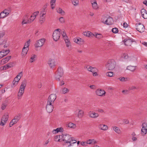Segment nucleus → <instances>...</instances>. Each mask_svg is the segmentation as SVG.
Here are the masks:
<instances>
[{
    "mask_svg": "<svg viewBox=\"0 0 147 147\" xmlns=\"http://www.w3.org/2000/svg\"><path fill=\"white\" fill-rule=\"evenodd\" d=\"M27 82L25 80L22 82L21 84L20 87L19 92L18 93L17 96L18 99H20L24 93V90L26 85Z\"/></svg>",
    "mask_w": 147,
    "mask_h": 147,
    "instance_id": "1",
    "label": "nucleus"
},
{
    "mask_svg": "<svg viewBox=\"0 0 147 147\" xmlns=\"http://www.w3.org/2000/svg\"><path fill=\"white\" fill-rule=\"evenodd\" d=\"M105 66L109 70H112L115 67V62L113 59L109 60L107 61Z\"/></svg>",
    "mask_w": 147,
    "mask_h": 147,
    "instance_id": "2",
    "label": "nucleus"
},
{
    "mask_svg": "<svg viewBox=\"0 0 147 147\" xmlns=\"http://www.w3.org/2000/svg\"><path fill=\"white\" fill-rule=\"evenodd\" d=\"M63 74V71L62 68L61 67H59L55 75V79L58 81L60 80V78L61 77Z\"/></svg>",
    "mask_w": 147,
    "mask_h": 147,
    "instance_id": "3",
    "label": "nucleus"
},
{
    "mask_svg": "<svg viewBox=\"0 0 147 147\" xmlns=\"http://www.w3.org/2000/svg\"><path fill=\"white\" fill-rule=\"evenodd\" d=\"M60 137L61 138V140L66 143H68L71 138L70 135L66 134H62Z\"/></svg>",
    "mask_w": 147,
    "mask_h": 147,
    "instance_id": "4",
    "label": "nucleus"
},
{
    "mask_svg": "<svg viewBox=\"0 0 147 147\" xmlns=\"http://www.w3.org/2000/svg\"><path fill=\"white\" fill-rule=\"evenodd\" d=\"M136 30L140 33H142L144 31V26L143 24H142L141 23L136 24Z\"/></svg>",
    "mask_w": 147,
    "mask_h": 147,
    "instance_id": "5",
    "label": "nucleus"
},
{
    "mask_svg": "<svg viewBox=\"0 0 147 147\" xmlns=\"http://www.w3.org/2000/svg\"><path fill=\"white\" fill-rule=\"evenodd\" d=\"M57 96L55 94H51L49 96L47 102L48 103L50 102L51 103L54 104V102L56 99Z\"/></svg>",
    "mask_w": 147,
    "mask_h": 147,
    "instance_id": "6",
    "label": "nucleus"
},
{
    "mask_svg": "<svg viewBox=\"0 0 147 147\" xmlns=\"http://www.w3.org/2000/svg\"><path fill=\"white\" fill-rule=\"evenodd\" d=\"M8 115H4L3 116L1 119L0 125L3 126L5 125L8 120Z\"/></svg>",
    "mask_w": 147,
    "mask_h": 147,
    "instance_id": "7",
    "label": "nucleus"
},
{
    "mask_svg": "<svg viewBox=\"0 0 147 147\" xmlns=\"http://www.w3.org/2000/svg\"><path fill=\"white\" fill-rule=\"evenodd\" d=\"M61 34V32L57 31H54L53 34V37L54 40L56 41L59 38Z\"/></svg>",
    "mask_w": 147,
    "mask_h": 147,
    "instance_id": "8",
    "label": "nucleus"
},
{
    "mask_svg": "<svg viewBox=\"0 0 147 147\" xmlns=\"http://www.w3.org/2000/svg\"><path fill=\"white\" fill-rule=\"evenodd\" d=\"M45 41V38L41 39L38 40L36 43L35 44V46L36 47H42Z\"/></svg>",
    "mask_w": 147,
    "mask_h": 147,
    "instance_id": "9",
    "label": "nucleus"
},
{
    "mask_svg": "<svg viewBox=\"0 0 147 147\" xmlns=\"http://www.w3.org/2000/svg\"><path fill=\"white\" fill-rule=\"evenodd\" d=\"M53 104L51 103L50 102L48 103L47 102V103L46 107V108L47 111L49 113L51 112L53 109Z\"/></svg>",
    "mask_w": 147,
    "mask_h": 147,
    "instance_id": "10",
    "label": "nucleus"
},
{
    "mask_svg": "<svg viewBox=\"0 0 147 147\" xmlns=\"http://www.w3.org/2000/svg\"><path fill=\"white\" fill-rule=\"evenodd\" d=\"M88 115L90 117L94 119L98 117L99 116L98 113L93 111H90L88 113Z\"/></svg>",
    "mask_w": 147,
    "mask_h": 147,
    "instance_id": "11",
    "label": "nucleus"
},
{
    "mask_svg": "<svg viewBox=\"0 0 147 147\" xmlns=\"http://www.w3.org/2000/svg\"><path fill=\"white\" fill-rule=\"evenodd\" d=\"M125 45L127 46H130L134 40L132 38H126L123 40Z\"/></svg>",
    "mask_w": 147,
    "mask_h": 147,
    "instance_id": "12",
    "label": "nucleus"
},
{
    "mask_svg": "<svg viewBox=\"0 0 147 147\" xmlns=\"http://www.w3.org/2000/svg\"><path fill=\"white\" fill-rule=\"evenodd\" d=\"M96 93L98 96H103L105 95L106 92L103 90L98 89L96 91Z\"/></svg>",
    "mask_w": 147,
    "mask_h": 147,
    "instance_id": "13",
    "label": "nucleus"
},
{
    "mask_svg": "<svg viewBox=\"0 0 147 147\" xmlns=\"http://www.w3.org/2000/svg\"><path fill=\"white\" fill-rule=\"evenodd\" d=\"M39 13V12L38 11H37L34 12L32 13L29 19V21H30V23H31L34 20Z\"/></svg>",
    "mask_w": 147,
    "mask_h": 147,
    "instance_id": "14",
    "label": "nucleus"
},
{
    "mask_svg": "<svg viewBox=\"0 0 147 147\" xmlns=\"http://www.w3.org/2000/svg\"><path fill=\"white\" fill-rule=\"evenodd\" d=\"M142 127L141 129L142 134L144 135L146 134L147 132V123H144L142 124Z\"/></svg>",
    "mask_w": 147,
    "mask_h": 147,
    "instance_id": "15",
    "label": "nucleus"
},
{
    "mask_svg": "<svg viewBox=\"0 0 147 147\" xmlns=\"http://www.w3.org/2000/svg\"><path fill=\"white\" fill-rule=\"evenodd\" d=\"M74 42L80 45H82L84 44V41L82 39L79 37L74 38Z\"/></svg>",
    "mask_w": 147,
    "mask_h": 147,
    "instance_id": "16",
    "label": "nucleus"
},
{
    "mask_svg": "<svg viewBox=\"0 0 147 147\" xmlns=\"http://www.w3.org/2000/svg\"><path fill=\"white\" fill-rule=\"evenodd\" d=\"M92 8L95 10H97L98 9V7L97 3L96 0H92L90 1Z\"/></svg>",
    "mask_w": 147,
    "mask_h": 147,
    "instance_id": "17",
    "label": "nucleus"
},
{
    "mask_svg": "<svg viewBox=\"0 0 147 147\" xmlns=\"http://www.w3.org/2000/svg\"><path fill=\"white\" fill-rule=\"evenodd\" d=\"M28 17L29 16L28 14L24 16L22 23V25L30 23V21H29Z\"/></svg>",
    "mask_w": 147,
    "mask_h": 147,
    "instance_id": "18",
    "label": "nucleus"
},
{
    "mask_svg": "<svg viewBox=\"0 0 147 147\" xmlns=\"http://www.w3.org/2000/svg\"><path fill=\"white\" fill-rule=\"evenodd\" d=\"M106 24L108 25H111L113 24L114 21L113 19L111 17H109L106 19L105 20Z\"/></svg>",
    "mask_w": 147,
    "mask_h": 147,
    "instance_id": "19",
    "label": "nucleus"
},
{
    "mask_svg": "<svg viewBox=\"0 0 147 147\" xmlns=\"http://www.w3.org/2000/svg\"><path fill=\"white\" fill-rule=\"evenodd\" d=\"M76 111H78L77 113V117L79 118L82 117L84 115V111L82 110L79 109H77Z\"/></svg>",
    "mask_w": 147,
    "mask_h": 147,
    "instance_id": "20",
    "label": "nucleus"
},
{
    "mask_svg": "<svg viewBox=\"0 0 147 147\" xmlns=\"http://www.w3.org/2000/svg\"><path fill=\"white\" fill-rule=\"evenodd\" d=\"M141 13L142 16L144 19L147 18V11L144 9L141 10Z\"/></svg>",
    "mask_w": 147,
    "mask_h": 147,
    "instance_id": "21",
    "label": "nucleus"
},
{
    "mask_svg": "<svg viewBox=\"0 0 147 147\" xmlns=\"http://www.w3.org/2000/svg\"><path fill=\"white\" fill-rule=\"evenodd\" d=\"M47 63L51 68L55 66V61L53 59H49L47 62Z\"/></svg>",
    "mask_w": 147,
    "mask_h": 147,
    "instance_id": "22",
    "label": "nucleus"
},
{
    "mask_svg": "<svg viewBox=\"0 0 147 147\" xmlns=\"http://www.w3.org/2000/svg\"><path fill=\"white\" fill-rule=\"evenodd\" d=\"M98 127L100 129L104 131L108 129V127L107 125L103 124H99Z\"/></svg>",
    "mask_w": 147,
    "mask_h": 147,
    "instance_id": "23",
    "label": "nucleus"
},
{
    "mask_svg": "<svg viewBox=\"0 0 147 147\" xmlns=\"http://www.w3.org/2000/svg\"><path fill=\"white\" fill-rule=\"evenodd\" d=\"M86 68L89 71H90L92 73L94 72L97 71L96 68L92 67L89 65H88L86 67Z\"/></svg>",
    "mask_w": 147,
    "mask_h": 147,
    "instance_id": "24",
    "label": "nucleus"
},
{
    "mask_svg": "<svg viewBox=\"0 0 147 147\" xmlns=\"http://www.w3.org/2000/svg\"><path fill=\"white\" fill-rule=\"evenodd\" d=\"M87 144L94 145L97 143V142L94 139H89L86 140Z\"/></svg>",
    "mask_w": 147,
    "mask_h": 147,
    "instance_id": "25",
    "label": "nucleus"
},
{
    "mask_svg": "<svg viewBox=\"0 0 147 147\" xmlns=\"http://www.w3.org/2000/svg\"><path fill=\"white\" fill-rule=\"evenodd\" d=\"M15 63L14 62H11L8 63L6 65H4V66L5 67V69H6L9 68L13 67L15 65Z\"/></svg>",
    "mask_w": 147,
    "mask_h": 147,
    "instance_id": "26",
    "label": "nucleus"
},
{
    "mask_svg": "<svg viewBox=\"0 0 147 147\" xmlns=\"http://www.w3.org/2000/svg\"><path fill=\"white\" fill-rule=\"evenodd\" d=\"M112 128L113 130L117 134H121V131L119 127L117 126H113Z\"/></svg>",
    "mask_w": 147,
    "mask_h": 147,
    "instance_id": "27",
    "label": "nucleus"
},
{
    "mask_svg": "<svg viewBox=\"0 0 147 147\" xmlns=\"http://www.w3.org/2000/svg\"><path fill=\"white\" fill-rule=\"evenodd\" d=\"M57 12L61 14L62 16H63L65 14V12L61 8L59 7L56 8V9Z\"/></svg>",
    "mask_w": 147,
    "mask_h": 147,
    "instance_id": "28",
    "label": "nucleus"
},
{
    "mask_svg": "<svg viewBox=\"0 0 147 147\" xmlns=\"http://www.w3.org/2000/svg\"><path fill=\"white\" fill-rule=\"evenodd\" d=\"M83 34L84 35L87 37H91L93 35V34L90 31L85 32H83Z\"/></svg>",
    "mask_w": 147,
    "mask_h": 147,
    "instance_id": "29",
    "label": "nucleus"
},
{
    "mask_svg": "<svg viewBox=\"0 0 147 147\" xmlns=\"http://www.w3.org/2000/svg\"><path fill=\"white\" fill-rule=\"evenodd\" d=\"M28 50V48H25L23 47L22 51V56H25L27 54V52Z\"/></svg>",
    "mask_w": 147,
    "mask_h": 147,
    "instance_id": "30",
    "label": "nucleus"
},
{
    "mask_svg": "<svg viewBox=\"0 0 147 147\" xmlns=\"http://www.w3.org/2000/svg\"><path fill=\"white\" fill-rule=\"evenodd\" d=\"M136 66H128L127 67V69L131 71H134L136 69Z\"/></svg>",
    "mask_w": 147,
    "mask_h": 147,
    "instance_id": "31",
    "label": "nucleus"
},
{
    "mask_svg": "<svg viewBox=\"0 0 147 147\" xmlns=\"http://www.w3.org/2000/svg\"><path fill=\"white\" fill-rule=\"evenodd\" d=\"M11 58V56L7 57L5 58L2 59L1 60V62H3V64H5L7 63L8 61H9L10 59Z\"/></svg>",
    "mask_w": 147,
    "mask_h": 147,
    "instance_id": "32",
    "label": "nucleus"
},
{
    "mask_svg": "<svg viewBox=\"0 0 147 147\" xmlns=\"http://www.w3.org/2000/svg\"><path fill=\"white\" fill-rule=\"evenodd\" d=\"M56 0H50V3L52 9H53L55 7Z\"/></svg>",
    "mask_w": 147,
    "mask_h": 147,
    "instance_id": "33",
    "label": "nucleus"
},
{
    "mask_svg": "<svg viewBox=\"0 0 147 147\" xmlns=\"http://www.w3.org/2000/svg\"><path fill=\"white\" fill-rule=\"evenodd\" d=\"M70 142H69V145H68V147H69L70 146H71V144H73L75 143L77 141L73 139L72 138H71V139L70 140H69Z\"/></svg>",
    "mask_w": 147,
    "mask_h": 147,
    "instance_id": "34",
    "label": "nucleus"
},
{
    "mask_svg": "<svg viewBox=\"0 0 147 147\" xmlns=\"http://www.w3.org/2000/svg\"><path fill=\"white\" fill-rule=\"evenodd\" d=\"M67 126L70 128H75L76 127V125L70 122L67 124Z\"/></svg>",
    "mask_w": 147,
    "mask_h": 147,
    "instance_id": "35",
    "label": "nucleus"
},
{
    "mask_svg": "<svg viewBox=\"0 0 147 147\" xmlns=\"http://www.w3.org/2000/svg\"><path fill=\"white\" fill-rule=\"evenodd\" d=\"M18 121L16 120L15 119H13L9 123V127H11L13 126L14 124L16 123Z\"/></svg>",
    "mask_w": 147,
    "mask_h": 147,
    "instance_id": "36",
    "label": "nucleus"
},
{
    "mask_svg": "<svg viewBox=\"0 0 147 147\" xmlns=\"http://www.w3.org/2000/svg\"><path fill=\"white\" fill-rule=\"evenodd\" d=\"M61 136V135H59L55 136L54 137L55 141L56 142H60V140L61 139V138L60 137Z\"/></svg>",
    "mask_w": 147,
    "mask_h": 147,
    "instance_id": "37",
    "label": "nucleus"
},
{
    "mask_svg": "<svg viewBox=\"0 0 147 147\" xmlns=\"http://www.w3.org/2000/svg\"><path fill=\"white\" fill-rule=\"evenodd\" d=\"M93 36H95L96 38L100 39L103 37L102 35L100 34L96 33L95 35L93 34Z\"/></svg>",
    "mask_w": 147,
    "mask_h": 147,
    "instance_id": "38",
    "label": "nucleus"
},
{
    "mask_svg": "<svg viewBox=\"0 0 147 147\" xmlns=\"http://www.w3.org/2000/svg\"><path fill=\"white\" fill-rule=\"evenodd\" d=\"M62 92L63 94H66L69 92V90L65 87L63 88L62 89Z\"/></svg>",
    "mask_w": 147,
    "mask_h": 147,
    "instance_id": "39",
    "label": "nucleus"
},
{
    "mask_svg": "<svg viewBox=\"0 0 147 147\" xmlns=\"http://www.w3.org/2000/svg\"><path fill=\"white\" fill-rule=\"evenodd\" d=\"M61 35L63 39H65L67 38V36L66 32L64 30H63L61 31Z\"/></svg>",
    "mask_w": 147,
    "mask_h": 147,
    "instance_id": "40",
    "label": "nucleus"
},
{
    "mask_svg": "<svg viewBox=\"0 0 147 147\" xmlns=\"http://www.w3.org/2000/svg\"><path fill=\"white\" fill-rule=\"evenodd\" d=\"M30 40H29L27 41L25 44L24 45V47H25V48H28V47L30 45Z\"/></svg>",
    "mask_w": 147,
    "mask_h": 147,
    "instance_id": "41",
    "label": "nucleus"
},
{
    "mask_svg": "<svg viewBox=\"0 0 147 147\" xmlns=\"http://www.w3.org/2000/svg\"><path fill=\"white\" fill-rule=\"evenodd\" d=\"M106 74V76H107L109 77H112L114 73L113 72L110 71L107 72Z\"/></svg>",
    "mask_w": 147,
    "mask_h": 147,
    "instance_id": "42",
    "label": "nucleus"
},
{
    "mask_svg": "<svg viewBox=\"0 0 147 147\" xmlns=\"http://www.w3.org/2000/svg\"><path fill=\"white\" fill-rule=\"evenodd\" d=\"M72 3L74 6H76L78 4V0H71Z\"/></svg>",
    "mask_w": 147,
    "mask_h": 147,
    "instance_id": "43",
    "label": "nucleus"
},
{
    "mask_svg": "<svg viewBox=\"0 0 147 147\" xmlns=\"http://www.w3.org/2000/svg\"><path fill=\"white\" fill-rule=\"evenodd\" d=\"M36 55H32L31 56V57L30 58V62L31 63L33 62H34L35 59V58L36 57Z\"/></svg>",
    "mask_w": 147,
    "mask_h": 147,
    "instance_id": "44",
    "label": "nucleus"
},
{
    "mask_svg": "<svg viewBox=\"0 0 147 147\" xmlns=\"http://www.w3.org/2000/svg\"><path fill=\"white\" fill-rule=\"evenodd\" d=\"M122 82H125L127 80V78L120 77L118 79Z\"/></svg>",
    "mask_w": 147,
    "mask_h": 147,
    "instance_id": "45",
    "label": "nucleus"
},
{
    "mask_svg": "<svg viewBox=\"0 0 147 147\" xmlns=\"http://www.w3.org/2000/svg\"><path fill=\"white\" fill-rule=\"evenodd\" d=\"M2 51L4 56L9 53L10 52V51L9 50H3Z\"/></svg>",
    "mask_w": 147,
    "mask_h": 147,
    "instance_id": "46",
    "label": "nucleus"
},
{
    "mask_svg": "<svg viewBox=\"0 0 147 147\" xmlns=\"http://www.w3.org/2000/svg\"><path fill=\"white\" fill-rule=\"evenodd\" d=\"M45 17L40 18V20H39L40 23L41 24H43L45 21Z\"/></svg>",
    "mask_w": 147,
    "mask_h": 147,
    "instance_id": "47",
    "label": "nucleus"
},
{
    "mask_svg": "<svg viewBox=\"0 0 147 147\" xmlns=\"http://www.w3.org/2000/svg\"><path fill=\"white\" fill-rule=\"evenodd\" d=\"M7 16L4 13V12H1L0 13V17L1 18H3L6 17Z\"/></svg>",
    "mask_w": 147,
    "mask_h": 147,
    "instance_id": "48",
    "label": "nucleus"
},
{
    "mask_svg": "<svg viewBox=\"0 0 147 147\" xmlns=\"http://www.w3.org/2000/svg\"><path fill=\"white\" fill-rule=\"evenodd\" d=\"M2 12H4V13L5 14V15L7 16L9 14L10 11L9 10L5 9Z\"/></svg>",
    "mask_w": 147,
    "mask_h": 147,
    "instance_id": "49",
    "label": "nucleus"
},
{
    "mask_svg": "<svg viewBox=\"0 0 147 147\" xmlns=\"http://www.w3.org/2000/svg\"><path fill=\"white\" fill-rule=\"evenodd\" d=\"M21 77H22V76H20V78L16 76L14 78V79L13 80L18 83V82L19 81L20 79H21Z\"/></svg>",
    "mask_w": 147,
    "mask_h": 147,
    "instance_id": "50",
    "label": "nucleus"
},
{
    "mask_svg": "<svg viewBox=\"0 0 147 147\" xmlns=\"http://www.w3.org/2000/svg\"><path fill=\"white\" fill-rule=\"evenodd\" d=\"M112 31L114 33H118V30L117 28H113L112 30Z\"/></svg>",
    "mask_w": 147,
    "mask_h": 147,
    "instance_id": "51",
    "label": "nucleus"
},
{
    "mask_svg": "<svg viewBox=\"0 0 147 147\" xmlns=\"http://www.w3.org/2000/svg\"><path fill=\"white\" fill-rule=\"evenodd\" d=\"M56 130H57V133L59 132H63V129L62 127L58 128L56 129Z\"/></svg>",
    "mask_w": 147,
    "mask_h": 147,
    "instance_id": "52",
    "label": "nucleus"
},
{
    "mask_svg": "<svg viewBox=\"0 0 147 147\" xmlns=\"http://www.w3.org/2000/svg\"><path fill=\"white\" fill-rule=\"evenodd\" d=\"M47 10L42 8L40 11V15H41L42 13H46Z\"/></svg>",
    "mask_w": 147,
    "mask_h": 147,
    "instance_id": "53",
    "label": "nucleus"
},
{
    "mask_svg": "<svg viewBox=\"0 0 147 147\" xmlns=\"http://www.w3.org/2000/svg\"><path fill=\"white\" fill-rule=\"evenodd\" d=\"M59 21L61 23H64L65 22V19L63 17H60L59 18Z\"/></svg>",
    "mask_w": 147,
    "mask_h": 147,
    "instance_id": "54",
    "label": "nucleus"
},
{
    "mask_svg": "<svg viewBox=\"0 0 147 147\" xmlns=\"http://www.w3.org/2000/svg\"><path fill=\"white\" fill-rule=\"evenodd\" d=\"M123 58L125 59H127L128 57V55L127 54L124 53L122 56Z\"/></svg>",
    "mask_w": 147,
    "mask_h": 147,
    "instance_id": "55",
    "label": "nucleus"
},
{
    "mask_svg": "<svg viewBox=\"0 0 147 147\" xmlns=\"http://www.w3.org/2000/svg\"><path fill=\"white\" fill-rule=\"evenodd\" d=\"M18 84V82H16L13 80L12 82V84L11 85V86L12 87L16 86Z\"/></svg>",
    "mask_w": 147,
    "mask_h": 147,
    "instance_id": "56",
    "label": "nucleus"
},
{
    "mask_svg": "<svg viewBox=\"0 0 147 147\" xmlns=\"http://www.w3.org/2000/svg\"><path fill=\"white\" fill-rule=\"evenodd\" d=\"M107 19V18L105 17H103L101 20L102 22L106 24V23L105 22V20Z\"/></svg>",
    "mask_w": 147,
    "mask_h": 147,
    "instance_id": "57",
    "label": "nucleus"
},
{
    "mask_svg": "<svg viewBox=\"0 0 147 147\" xmlns=\"http://www.w3.org/2000/svg\"><path fill=\"white\" fill-rule=\"evenodd\" d=\"M5 33V32L3 31L0 32V38L3 36Z\"/></svg>",
    "mask_w": 147,
    "mask_h": 147,
    "instance_id": "58",
    "label": "nucleus"
},
{
    "mask_svg": "<svg viewBox=\"0 0 147 147\" xmlns=\"http://www.w3.org/2000/svg\"><path fill=\"white\" fill-rule=\"evenodd\" d=\"M80 144L83 146H86L87 144L86 141L82 142L80 143Z\"/></svg>",
    "mask_w": 147,
    "mask_h": 147,
    "instance_id": "59",
    "label": "nucleus"
},
{
    "mask_svg": "<svg viewBox=\"0 0 147 147\" xmlns=\"http://www.w3.org/2000/svg\"><path fill=\"white\" fill-rule=\"evenodd\" d=\"M20 115H18L17 116H16L14 117V118L15 119L18 121L20 119Z\"/></svg>",
    "mask_w": 147,
    "mask_h": 147,
    "instance_id": "60",
    "label": "nucleus"
},
{
    "mask_svg": "<svg viewBox=\"0 0 147 147\" xmlns=\"http://www.w3.org/2000/svg\"><path fill=\"white\" fill-rule=\"evenodd\" d=\"M6 106V105H5L4 104H3L1 106V109L3 110H4L5 109Z\"/></svg>",
    "mask_w": 147,
    "mask_h": 147,
    "instance_id": "61",
    "label": "nucleus"
},
{
    "mask_svg": "<svg viewBox=\"0 0 147 147\" xmlns=\"http://www.w3.org/2000/svg\"><path fill=\"white\" fill-rule=\"evenodd\" d=\"M22 76V72L21 71L20 73H19L18 74L17 76V77L20 78V77Z\"/></svg>",
    "mask_w": 147,
    "mask_h": 147,
    "instance_id": "62",
    "label": "nucleus"
},
{
    "mask_svg": "<svg viewBox=\"0 0 147 147\" xmlns=\"http://www.w3.org/2000/svg\"><path fill=\"white\" fill-rule=\"evenodd\" d=\"M136 87L134 86H132L130 87L129 88V90H132L134 89H136Z\"/></svg>",
    "mask_w": 147,
    "mask_h": 147,
    "instance_id": "63",
    "label": "nucleus"
},
{
    "mask_svg": "<svg viewBox=\"0 0 147 147\" xmlns=\"http://www.w3.org/2000/svg\"><path fill=\"white\" fill-rule=\"evenodd\" d=\"M42 84L41 82H39L38 83V88H40L42 86Z\"/></svg>",
    "mask_w": 147,
    "mask_h": 147,
    "instance_id": "64",
    "label": "nucleus"
}]
</instances>
